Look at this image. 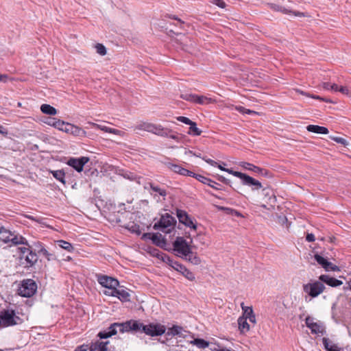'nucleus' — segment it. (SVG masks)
<instances>
[{"mask_svg":"<svg viewBox=\"0 0 351 351\" xmlns=\"http://www.w3.org/2000/svg\"><path fill=\"white\" fill-rule=\"evenodd\" d=\"M315 239V236L312 233H310V234H308L306 237V240L308 241V242H313L314 241Z\"/></svg>","mask_w":351,"mask_h":351,"instance_id":"60","label":"nucleus"},{"mask_svg":"<svg viewBox=\"0 0 351 351\" xmlns=\"http://www.w3.org/2000/svg\"><path fill=\"white\" fill-rule=\"evenodd\" d=\"M51 121H53L51 126L62 131L64 126H65L66 122L56 119H52Z\"/></svg>","mask_w":351,"mask_h":351,"instance_id":"36","label":"nucleus"},{"mask_svg":"<svg viewBox=\"0 0 351 351\" xmlns=\"http://www.w3.org/2000/svg\"><path fill=\"white\" fill-rule=\"evenodd\" d=\"M306 325L308 328L310 329L311 328L312 326L315 324V322H313V319L309 316H308L305 319Z\"/></svg>","mask_w":351,"mask_h":351,"instance_id":"52","label":"nucleus"},{"mask_svg":"<svg viewBox=\"0 0 351 351\" xmlns=\"http://www.w3.org/2000/svg\"><path fill=\"white\" fill-rule=\"evenodd\" d=\"M115 297H117L121 301H129L130 295L124 289H117L116 288Z\"/></svg>","mask_w":351,"mask_h":351,"instance_id":"25","label":"nucleus"},{"mask_svg":"<svg viewBox=\"0 0 351 351\" xmlns=\"http://www.w3.org/2000/svg\"><path fill=\"white\" fill-rule=\"evenodd\" d=\"M210 3L221 8H224L226 5V3L223 0H210Z\"/></svg>","mask_w":351,"mask_h":351,"instance_id":"49","label":"nucleus"},{"mask_svg":"<svg viewBox=\"0 0 351 351\" xmlns=\"http://www.w3.org/2000/svg\"><path fill=\"white\" fill-rule=\"evenodd\" d=\"M38 261V256L33 250L29 251L25 257H20V263L25 268H29L34 265Z\"/></svg>","mask_w":351,"mask_h":351,"instance_id":"10","label":"nucleus"},{"mask_svg":"<svg viewBox=\"0 0 351 351\" xmlns=\"http://www.w3.org/2000/svg\"><path fill=\"white\" fill-rule=\"evenodd\" d=\"M326 271H339V267L334 264H332L331 262L327 261L326 266L324 268Z\"/></svg>","mask_w":351,"mask_h":351,"instance_id":"42","label":"nucleus"},{"mask_svg":"<svg viewBox=\"0 0 351 351\" xmlns=\"http://www.w3.org/2000/svg\"><path fill=\"white\" fill-rule=\"evenodd\" d=\"M56 243L59 247H60L61 248H62L69 252L73 251V250H74V247H73L71 243H70L69 242H67L66 241L58 240L56 241Z\"/></svg>","mask_w":351,"mask_h":351,"instance_id":"30","label":"nucleus"},{"mask_svg":"<svg viewBox=\"0 0 351 351\" xmlns=\"http://www.w3.org/2000/svg\"><path fill=\"white\" fill-rule=\"evenodd\" d=\"M12 236H13V232L0 226V241L8 243Z\"/></svg>","mask_w":351,"mask_h":351,"instance_id":"20","label":"nucleus"},{"mask_svg":"<svg viewBox=\"0 0 351 351\" xmlns=\"http://www.w3.org/2000/svg\"><path fill=\"white\" fill-rule=\"evenodd\" d=\"M108 133H111V134H117V135H121V134L123 133L121 130H117V129H114V128H109V130H108Z\"/></svg>","mask_w":351,"mask_h":351,"instance_id":"58","label":"nucleus"},{"mask_svg":"<svg viewBox=\"0 0 351 351\" xmlns=\"http://www.w3.org/2000/svg\"><path fill=\"white\" fill-rule=\"evenodd\" d=\"M41 254L44 256L49 261L56 259V255L54 254L49 253L47 250H44Z\"/></svg>","mask_w":351,"mask_h":351,"instance_id":"47","label":"nucleus"},{"mask_svg":"<svg viewBox=\"0 0 351 351\" xmlns=\"http://www.w3.org/2000/svg\"><path fill=\"white\" fill-rule=\"evenodd\" d=\"M10 242H11L12 245H17L19 244L29 245V243L25 238L19 234H14V233L13 236L10 237Z\"/></svg>","mask_w":351,"mask_h":351,"instance_id":"23","label":"nucleus"},{"mask_svg":"<svg viewBox=\"0 0 351 351\" xmlns=\"http://www.w3.org/2000/svg\"><path fill=\"white\" fill-rule=\"evenodd\" d=\"M182 332H186V330H185L182 327L180 326L174 325L171 328H170L167 332V335L168 336H176L179 335L180 334H182Z\"/></svg>","mask_w":351,"mask_h":351,"instance_id":"24","label":"nucleus"},{"mask_svg":"<svg viewBox=\"0 0 351 351\" xmlns=\"http://www.w3.org/2000/svg\"><path fill=\"white\" fill-rule=\"evenodd\" d=\"M332 139L338 143H341L342 145H346L347 144V141L346 139H344L343 138H341V137H334L332 138Z\"/></svg>","mask_w":351,"mask_h":351,"instance_id":"57","label":"nucleus"},{"mask_svg":"<svg viewBox=\"0 0 351 351\" xmlns=\"http://www.w3.org/2000/svg\"><path fill=\"white\" fill-rule=\"evenodd\" d=\"M88 346L82 345L81 346L77 347L74 351H87Z\"/></svg>","mask_w":351,"mask_h":351,"instance_id":"61","label":"nucleus"},{"mask_svg":"<svg viewBox=\"0 0 351 351\" xmlns=\"http://www.w3.org/2000/svg\"><path fill=\"white\" fill-rule=\"evenodd\" d=\"M109 343L108 341H97L94 343H92L90 346V351H108V344Z\"/></svg>","mask_w":351,"mask_h":351,"instance_id":"18","label":"nucleus"},{"mask_svg":"<svg viewBox=\"0 0 351 351\" xmlns=\"http://www.w3.org/2000/svg\"><path fill=\"white\" fill-rule=\"evenodd\" d=\"M27 247H19V250L20 251V257H25V255L28 254L29 251L33 250L32 246L31 245H27Z\"/></svg>","mask_w":351,"mask_h":351,"instance_id":"45","label":"nucleus"},{"mask_svg":"<svg viewBox=\"0 0 351 351\" xmlns=\"http://www.w3.org/2000/svg\"><path fill=\"white\" fill-rule=\"evenodd\" d=\"M240 166H241L242 167H243L244 169H247V170H250V171H252L254 173H257L258 171H261V168L257 167V166H255L251 163H249V162H242L240 163Z\"/></svg>","mask_w":351,"mask_h":351,"instance_id":"32","label":"nucleus"},{"mask_svg":"<svg viewBox=\"0 0 351 351\" xmlns=\"http://www.w3.org/2000/svg\"><path fill=\"white\" fill-rule=\"evenodd\" d=\"M160 259L167 265H169L170 267H172V265H173V263L176 262V261L173 260L169 256L161 253L160 255Z\"/></svg>","mask_w":351,"mask_h":351,"instance_id":"37","label":"nucleus"},{"mask_svg":"<svg viewBox=\"0 0 351 351\" xmlns=\"http://www.w3.org/2000/svg\"><path fill=\"white\" fill-rule=\"evenodd\" d=\"M311 330V332L314 333V334H319V333L322 334L324 332V328H322V326H320L319 324H318L317 323L315 322V324H314L312 326Z\"/></svg>","mask_w":351,"mask_h":351,"instance_id":"40","label":"nucleus"},{"mask_svg":"<svg viewBox=\"0 0 351 351\" xmlns=\"http://www.w3.org/2000/svg\"><path fill=\"white\" fill-rule=\"evenodd\" d=\"M32 246V248L34 247V251H38L40 254H42L46 250L43 244L40 241L34 242Z\"/></svg>","mask_w":351,"mask_h":351,"instance_id":"39","label":"nucleus"},{"mask_svg":"<svg viewBox=\"0 0 351 351\" xmlns=\"http://www.w3.org/2000/svg\"><path fill=\"white\" fill-rule=\"evenodd\" d=\"M207 163H208L209 165H212V166H216L217 165V162L214 161L213 160H211L210 158H203Z\"/></svg>","mask_w":351,"mask_h":351,"instance_id":"62","label":"nucleus"},{"mask_svg":"<svg viewBox=\"0 0 351 351\" xmlns=\"http://www.w3.org/2000/svg\"><path fill=\"white\" fill-rule=\"evenodd\" d=\"M176 223V219L169 213H165L160 217L158 222L154 223L153 228L165 233H170L174 229Z\"/></svg>","mask_w":351,"mask_h":351,"instance_id":"2","label":"nucleus"},{"mask_svg":"<svg viewBox=\"0 0 351 351\" xmlns=\"http://www.w3.org/2000/svg\"><path fill=\"white\" fill-rule=\"evenodd\" d=\"M149 185L153 191L158 193L162 197H165L167 195V191L165 189H161L152 182L149 183Z\"/></svg>","mask_w":351,"mask_h":351,"instance_id":"35","label":"nucleus"},{"mask_svg":"<svg viewBox=\"0 0 351 351\" xmlns=\"http://www.w3.org/2000/svg\"><path fill=\"white\" fill-rule=\"evenodd\" d=\"M93 127L97 129H99L104 132H108L109 128L106 126H103L97 123H92Z\"/></svg>","mask_w":351,"mask_h":351,"instance_id":"53","label":"nucleus"},{"mask_svg":"<svg viewBox=\"0 0 351 351\" xmlns=\"http://www.w3.org/2000/svg\"><path fill=\"white\" fill-rule=\"evenodd\" d=\"M88 160L89 158L84 156L79 158H71L68 160L67 165L74 168L77 172H81Z\"/></svg>","mask_w":351,"mask_h":351,"instance_id":"11","label":"nucleus"},{"mask_svg":"<svg viewBox=\"0 0 351 351\" xmlns=\"http://www.w3.org/2000/svg\"><path fill=\"white\" fill-rule=\"evenodd\" d=\"M322 342H323V344L325 347V348L328 350V351H337L336 349H335V346H330L329 345V341L327 338H323L322 339Z\"/></svg>","mask_w":351,"mask_h":351,"instance_id":"46","label":"nucleus"},{"mask_svg":"<svg viewBox=\"0 0 351 351\" xmlns=\"http://www.w3.org/2000/svg\"><path fill=\"white\" fill-rule=\"evenodd\" d=\"M314 258L317 263L320 265L323 268H324L328 260L317 254L314 256Z\"/></svg>","mask_w":351,"mask_h":351,"instance_id":"41","label":"nucleus"},{"mask_svg":"<svg viewBox=\"0 0 351 351\" xmlns=\"http://www.w3.org/2000/svg\"><path fill=\"white\" fill-rule=\"evenodd\" d=\"M135 130L147 131L161 136H167L168 133L170 132L168 129L164 128L160 125L148 122L139 123L135 126Z\"/></svg>","mask_w":351,"mask_h":351,"instance_id":"4","label":"nucleus"},{"mask_svg":"<svg viewBox=\"0 0 351 351\" xmlns=\"http://www.w3.org/2000/svg\"><path fill=\"white\" fill-rule=\"evenodd\" d=\"M318 278L320 281L323 282V283H326L332 287H337L341 286L343 284L341 280L336 279L328 275L322 274L320 275Z\"/></svg>","mask_w":351,"mask_h":351,"instance_id":"15","label":"nucleus"},{"mask_svg":"<svg viewBox=\"0 0 351 351\" xmlns=\"http://www.w3.org/2000/svg\"><path fill=\"white\" fill-rule=\"evenodd\" d=\"M238 176L241 180L243 185L252 187V190H257L262 188L261 183L245 173H239Z\"/></svg>","mask_w":351,"mask_h":351,"instance_id":"9","label":"nucleus"},{"mask_svg":"<svg viewBox=\"0 0 351 351\" xmlns=\"http://www.w3.org/2000/svg\"><path fill=\"white\" fill-rule=\"evenodd\" d=\"M97 281L101 286L108 289H115L119 285L117 279L105 275L98 276Z\"/></svg>","mask_w":351,"mask_h":351,"instance_id":"8","label":"nucleus"},{"mask_svg":"<svg viewBox=\"0 0 351 351\" xmlns=\"http://www.w3.org/2000/svg\"><path fill=\"white\" fill-rule=\"evenodd\" d=\"M183 258L195 265H198L201 263L200 258L197 256L196 252L192 251V249L189 251V253H188L186 256H184Z\"/></svg>","mask_w":351,"mask_h":351,"instance_id":"19","label":"nucleus"},{"mask_svg":"<svg viewBox=\"0 0 351 351\" xmlns=\"http://www.w3.org/2000/svg\"><path fill=\"white\" fill-rule=\"evenodd\" d=\"M303 291L312 298H317L322 294L326 287L323 282L318 280H311L302 286Z\"/></svg>","mask_w":351,"mask_h":351,"instance_id":"3","label":"nucleus"},{"mask_svg":"<svg viewBox=\"0 0 351 351\" xmlns=\"http://www.w3.org/2000/svg\"><path fill=\"white\" fill-rule=\"evenodd\" d=\"M8 79V75L6 74H0V82L5 83Z\"/></svg>","mask_w":351,"mask_h":351,"instance_id":"63","label":"nucleus"},{"mask_svg":"<svg viewBox=\"0 0 351 351\" xmlns=\"http://www.w3.org/2000/svg\"><path fill=\"white\" fill-rule=\"evenodd\" d=\"M97 53L101 56H105L107 53L105 46L102 44L97 43L95 45Z\"/></svg>","mask_w":351,"mask_h":351,"instance_id":"43","label":"nucleus"},{"mask_svg":"<svg viewBox=\"0 0 351 351\" xmlns=\"http://www.w3.org/2000/svg\"><path fill=\"white\" fill-rule=\"evenodd\" d=\"M50 173L53 175V176L58 181L61 182L62 184H65L66 182L64 180L65 173L63 170H51Z\"/></svg>","mask_w":351,"mask_h":351,"instance_id":"28","label":"nucleus"},{"mask_svg":"<svg viewBox=\"0 0 351 351\" xmlns=\"http://www.w3.org/2000/svg\"><path fill=\"white\" fill-rule=\"evenodd\" d=\"M164 164L169 169L171 170L175 173H179L182 176H188L191 177L195 176V173L193 172L182 167L179 165L173 164L170 162H165Z\"/></svg>","mask_w":351,"mask_h":351,"instance_id":"12","label":"nucleus"},{"mask_svg":"<svg viewBox=\"0 0 351 351\" xmlns=\"http://www.w3.org/2000/svg\"><path fill=\"white\" fill-rule=\"evenodd\" d=\"M177 217L179 219V221L183 224H184L186 226L190 227L193 228V230H196L197 226L193 222L191 219L189 217V215L182 210H177Z\"/></svg>","mask_w":351,"mask_h":351,"instance_id":"13","label":"nucleus"},{"mask_svg":"<svg viewBox=\"0 0 351 351\" xmlns=\"http://www.w3.org/2000/svg\"><path fill=\"white\" fill-rule=\"evenodd\" d=\"M144 237L150 239L153 243L156 245L163 247L166 245V239L159 233H146L143 235Z\"/></svg>","mask_w":351,"mask_h":351,"instance_id":"14","label":"nucleus"},{"mask_svg":"<svg viewBox=\"0 0 351 351\" xmlns=\"http://www.w3.org/2000/svg\"><path fill=\"white\" fill-rule=\"evenodd\" d=\"M212 101H213V99L211 98H208V97H207L206 96H203V95H196L195 101V104L204 105V104H210Z\"/></svg>","mask_w":351,"mask_h":351,"instance_id":"31","label":"nucleus"},{"mask_svg":"<svg viewBox=\"0 0 351 351\" xmlns=\"http://www.w3.org/2000/svg\"><path fill=\"white\" fill-rule=\"evenodd\" d=\"M115 292H116V288L115 289H108L107 290H105L104 291V293L106 295H108V296H114L115 297Z\"/></svg>","mask_w":351,"mask_h":351,"instance_id":"54","label":"nucleus"},{"mask_svg":"<svg viewBox=\"0 0 351 351\" xmlns=\"http://www.w3.org/2000/svg\"><path fill=\"white\" fill-rule=\"evenodd\" d=\"M166 328L164 325L158 323H150L144 325L138 321L130 320L123 323H114L111 324L106 330L101 331L98 334L100 339H106L117 333L141 331L147 335L154 337L160 336L165 332Z\"/></svg>","mask_w":351,"mask_h":351,"instance_id":"1","label":"nucleus"},{"mask_svg":"<svg viewBox=\"0 0 351 351\" xmlns=\"http://www.w3.org/2000/svg\"><path fill=\"white\" fill-rule=\"evenodd\" d=\"M257 173L261 174L265 177H270L271 176L270 172L265 169L261 168V171H258Z\"/></svg>","mask_w":351,"mask_h":351,"instance_id":"55","label":"nucleus"},{"mask_svg":"<svg viewBox=\"0 0 351 351\" xmlns=\"http://www.w3.org/2000/svg\"><path fill=\"white\" fill-rule=\"evenodd\" d=\"M180 97L186 101H189L195 103L196 95L185 93V94H182Z\"/></svg>","mask_w":351,"mask_h":351,"instance_id":"44","label":"nucleus"},{"mask_svg":"<svg viewBox=\"0 0 351 351\" xmlns=\"http://www.w3.org/2000/svg\"><path fill=\"white\" fill-rule=\"evenodd\" d=\"M191 243L192 239H191V241L189 243L184 237H178L173 243V250L176 252L180 257H184V256H186L192 249V246L191 245Z\"/></svg>","mask_w":351,"mask_h":351,"instance_id":"7","label":"nucleus"},{"mask_svg":"<svg viewBox=\"0 0 351 351\" xmlns=\"http://www.w3.org/2000/svg\"><path fill=\"white\" fill-rule=\"evenodd\" d=\"M129 230H130L133 232H137L138 234H140L141 232L139 230V226L136 225H132L131 228H128Z\"/></svg>","mask_w":351,"mask_h":351,"instance_id":"59","label":"nucleus"},{"mask_svg":"<svg viewBox=\"0 0 351 351\" xmlns=\"http://www.w3.org/2000/svg\"><path fill=\"white\" fill-rule=\"evenodd\" d=\"M218 168L220 169L221 171H226L237 178H239V176H238L239 173H242L241 172H239V171H233L232 169H226V168H221V165H218Z\"/></svg>","mask_w":351,"mask_h":351,"instance_id":"48","label":"nucleus"},{"mask_svg":"<svg viewBox=\"0 0 351 351\" xmlns=\"http://www.w3.org/2000/svg\"><path fill=\"white\" fill-rule=\"evenodd\" d=\"M37 290V285L32 279H25L21 281L18 289L20 295L25 298H30L34 295Z\"/></svg>","mask_w":351,"mask_h":351,"instance_id":"6","label":"nucleus"},{"mask_svg":"<svg viewBox=\"0 0 351 351\" xmlns=\"http://www.w3.org/2000/svg\"><path fill=\"white\" fill-rule=\"evenodd\" d=\"M239 328L241 332H247L250 330V325L247 322L246 317H240L238 319Z\"/></svg>","mask_w":351,"mask_h":351,"instance_id":"26","label":"nucleus"},{"mask_svg":"<svg viewBox=\"0 0 351 351\" xmlns=\"http://www.w3.org/2000/svg\"><path fill=\"white\" fill-rule=\"evenodd\" d=\"M339 92L341 93L343 95H349L350 91L348 87L346 86H340L339 89Z\"/></svg>","mask_w":351,"mask_h":351,"instance_id":"56","label":"nucleus"},{"mask_svg":"<svg viewBox=\"0 0 351 351\" xmlns=\"http://www.w3.org/2000/svg\"><path fill=\"white\" fill-rule=\"evenodd\" d=\"M268 5L269 8L273 10L274 11L276 12H280L284 14H293L296 16H304V14L303 12H300L298 11H291L289 10L282 6H280L279 5L275 4V3H269Z\"/></svg>","mask_w":351,"mask_h":351,"instance_id":"16","label":"nucleus"},{"mask_svg":"<svg viewBox=\"0 0 351 351\" xmlns=\"http://www.w3.org/2000/svg\"><path fill=\"white\" fill-rule=\"evenodd\" d=\"M67 127L71 128L70 134L74 136H84L86 135V132L77 126L71 124V125H67Z\"/></svg>","mask_w":351,"mask_h":351,"instance_id":"27","label":"nucleus"},{"mask_svg":"<svg viewBox=\"0 0 351 351\" xmlns=\"http://www.w3.org/2000/svg\"><path fill=\"white\" fill-rule=\"evenodd\" d=\"M40 110L43 113L49 115H54L57 112L56 109L49 104H43L40 106Z\"/></svg>","mask_w":351,"mask_h":351,"instance_id":"29","label":"nucleus"},{"mask_svg":"<svg viewBox=\"0 0 351 351\" xmlns=\"http://www.w3.org/2000/svg\"><path fill=\"white\" fill-rule=\"evenodd\" d=\"M339 87L336 84H331L330 90L335 92L339 91Z\"/></svg>","mask_w":351,"mask_h":351,"instance_id":"64","label":"nucleus"},{"mask_svg":"<svg viewBox=\"0 0 351 351\" xmlns=\"http://www.w3.org/2000/svg\"><path fill=\"white\" fill-rule=\"evenodd\" d=\"M241 306L243 311L242 317H246V320L248 319L250 322L255 324L256 323V317L254 313L253 309L252 306H245L244 303H241Z\"/></svg>","mask_w":351,"mask_h":351,"instance_id":"17","label":"nucleus"},{"mask_svg":"<svg viewBox=\"0 0 351 351\" xmlns=\"http://www.w3.org/2000/svg\"><path fill=\"white\" fill-rule=\"evenodd\" d=\"M306 130L310 132L317 133V134H327L329 132L328 128L319 126V125H308L306 127Z\"/></svg>","mask_w":351,"mask_h":351,"instance_id":"22","label":"nucleus"},{"mask_svg":"<svg viewBox=\"0 0 351 351\" xmlns=\"http://www.w3.org/2000/svg\"><path fill=\"white\" fill-rule=\"evenodd\" d=\"M197 180L202 182L203 184H207L212 188H214L215 189H218V187L217 186L219 185L218 183L215 182V181L210 180V178H208L206 177H204L202 175H197L195 173L194 176Z\"/></svg>","mask_w":351,"mask_h":351,"instance_id":"21","label":"nucleus"},{"mask_svg":"<svg viewBox=\"0 0 351 351\" xmlns=\"http://www.w3.org/2000/svg\"><path fill=\"white\" fill-rule=\"evenodd\" d=\"M176 119L178 121L189 125L193 122L191 120H190L189 118L186 117L180 116L178 117Z\"/></svg>","mask_w":351,"mask_h":351,"instance_id":"51","label":"nucleus"},{"mask_svg":"<svg viewBox=\"0 0 351 351\" xmlns=\"http://www.w3.org/2000/svg\"><path fill=\"white\" fill-rule=\"evenodd\" d=\"M188 134L193 136H199L202 134V130L197 128L196 123L193 121L190 124V128Z\"/></svg>","mask_w":351,"mask_h":351,"instance_id":"33","label":"nucleus"},{"mask_svg":"<svg viewBox=\"0 0 351 351\" xmlns=\"http://www.w3.org/2000/svg\"><path fill=\"white\" fill-rule=\"evenodd\" d=\"M180 273L190 281H194L195 279V275L186 267Z\"/></svg>","mask_w":351,"mask_h":351,"instance_id":"38","label":"nucleus"},{"mask_svg":"<svg viewBox=\"0 0 351 351\" xmlns=\"http://www.w3.org/2000/svg\"><path fill=\"white\" fill-rule=\"evenodd\" d=\"M172 268H173L175 270L180 273L185 268V267L182 264L179 263L178 262L176 261L173 263V265H172Z\"/></svg>","mask_w":351,"mask_h":351,"instance_id":"50","label":"nucleus"},{"mask_svg":"<svg viewBox=\"0 0 351 351\" xmlns=\"http://www.w3.org/2000/svg\"><path fill=\"white\" fill-rule=\"evenodd\" d=\"M191 343L197 346L199 348H206L208 346V342L202 339H195L191 341Z\"/></svg>","mask_w":351,"mask_h":351,"instance_id":"34","label":"nucleus"},{"mask_svg":"<svg viewBox=\"0 0 351 351\" xmlns=\"http://www.w3.org/2000/svg\"><path fill=\"white\" fill-rule=\"evenodd\" d=\"M22 319L13 310H5L0 313V327H8L21 323Z\"/></svg>","mask_w":351,"mask_h":351,"instance_id":"5","label":"nucleus"}]
</instances>
